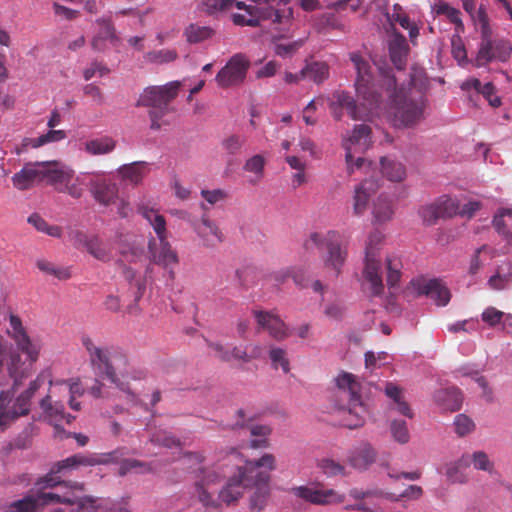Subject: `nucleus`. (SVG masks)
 <instances>
[{"instance_id": "1", "label": "nucleus", "mask_w": 512, "mask_h": 512, "mask_svg": "<svg viewBox=\"0 0 512 512\" xmlns=\"http://www.w3.org/2000/svg\"><path fill=\"white\" fill-rule=\"evenodd\" d=\"M336 385L334 408L343 415L342 425L349 429L362 427L369 412L360 393L361 383L353 374L342 372L336 378Z\"/></svg>"}, {"instance_id": "64", "label": "nucleus", "mask_w": 512, "mask_h": 512, "mask_svg": "<svg viewBox=\"0 0 512 512\" xmlns=\"http://www.w3.org/2000/svg\"><path fill=\"white\" fill-rule=\"evenodd\" d=\"M419 214L423 221L428 225L434 224L438 219L441 218L436 201L421 207Z\"/></svg>"}, {"instance_id": "52", "label": "nucleus", "mask_w": 512, "mask_h": 512, "mask_svg": "<svg viewBox=\"0 0 512 512\" xmlns=\"http://www.w3.org/2000/svg\"><path fill=\"white\" fill-rule=\"evenodd\" d=\"M85 180L80 176H72L60 193H66L74 199H79L84 194Z\"/></svg>"}, {"instance_id": "9", "label": "nucleus", "mask_w": 512, "mask_h": 512, "mask_svg": "<svg viewBox=\"0 0 512 512\" xmlns=\"http://www.w3.org/2000/svg\"><path fill=\"white\" fill-rule=\"evenodd\" d=\"M382 240L383 234L380 231L375 230L369 234L365 248V267L363 275L366 281L370 284V292L372 296H380L384 290L380 274L381 266L377 258Z\"/></svg>"}, {"instance_id": "10", "label": "nucleus", "mask_w": 512, "mask_h": 512, "mask_svg": "<svg viewBox=\"0 0 512 512\" xmlns=\"http://www.w3.org/2000/svg\"><path fill=\"white\" fill-rule=\"evenodd\" d=\"M393 102L391 123L396 128L410 127L418 123L423 116L424 101L405 94H396Z\"/></svg>"}, {"instance_id": "53", "label": "nucleus", "mask_w": 512, "mask_h": 512, "mask_svg": "<svg viewBox=\"0 0 512 512\" xmlns=\"http://www.w3.org/2000/svg\"><path fill=\"white\" fill-rule=\"evenodd\" d=\"M437 399L442 400V401L451 399V403L443 404L445 408H447L451 411L458 410L462 404L461 393L456 388L447 389L445 391H440L437 395Z\"/></svg>"}, {"instance_id": "23", "label": "nucleus", "mask_w": 512, "mask_h": 512, "mask_svg": "<svg viewBox=\"0 0 512 512\" xmlns=\"http://www.w3.org/2000/svg\"><path fill=\"white\" fill-rule=\"evenodd\" d=\"M40 408L44 418L53 424L55 428L59 427L60 422L65 421L67 424H70L74 419L73 416L65 413L63 403L52 401L50 395H46L41 399Z\"/></svg>"}, {"instance_id": "51", "label": "nucleus", "mask_w": 512, "mask_h": 512, "mask_svg": "<svg viewBox=\"0 0 512 512\" xmlns=\"http://www.w3.org/2000/svg\"><path fill=\"white\" fill-rule=\"evenodd\" d=\"M120 254L123 257V260L130 263H136L145 257V250L143 245L132 243L127 247H122L120 249Z\"/></svg>"}, {"instance_id": "57", "label": "nucleus", "mask_w": 512, "mask_h": 512, "mask_svg": "<svg viewBox=\"0 0 512 512\" xmlns=\"http://www.w3.org/2000/svg\"><path fill=\"white\" fill-rule=\"evenodd\" d=\"M382 77V85L383 87L390 92V98L392 101L395 99L396 94H405L406 91L402 88H397V81L395 76L391 73L390 70H381Z\"/></svg>"}, {"instance_id": "50", "label": "nucleus", "mask_w": 512, "mask_h": 512, "mask_svg": "<svg viewBox=\"0 0 512 512\" xmlns=\"http://www.w3.org/2000/svg\"><path fill=\"white\" fill-rule=\"evenodd\" d=\"M387 265V285L389 288H395L401 277L400 268L401 262L399 259L388 257L386 259Z\"/></svg>"}, {"instance_id": "55", "label": "nucleus", "mask_w": 512, "mask_h": 512, "mask_svg": "<svg viewBox=\"0 0 512 512\" xmlns=\"http://www.w3.org/2000/svg\"><path fill=\"white\" fill-rule=\"evenodd\" d=\"M486 253L489 255L490 258H493L495 256V249L484 244L481 247L477 248L471 258L470 266L468 269V273L470 275H475L478 273L480 268L482 267V262L480 260V254Z\"/></svg>"}, {"instance_id": "63", "label": "nucleus", "mask_w": 512, "mask_h": 512, "mask_svg": "<svg viewBox=\"0 0 512 512\" xmlns=\"http://www.w3.org/2000/svg\"><path fill=\"white\" fill-rule=\"evenodd\" d=\"M96 23L100 26V32L98 33V36H100L104 41L118 40V37L116 36L115 27L110 19L99 18L96 20Z\"/></svg>"}, {"instance_id": "18", "label": "nucleus", "mask_w": 512, "mask_h": 512, "mask_svg": "<svg viewBox=\"0 0 512 512\" xmlns=\"http://www.w3.org/2000/svg\"><path fill=\"white\" fill-rule=\"evenodd\" d=\"M257 324L266 330L277 341H283L290 335V329L286 323L271 311L253 310Z\"/></svg>"}, {"instance_id": "40", "label": "nucleus", "mask_w": 512, "mask_h": 512, "mask_svg": "<svg viewBox=\"0 0 512 512\" xmlns=\"http://www.w3.org/2000/svg\"><path fill=\"white\" fill-rule=\"evenodd\" d=\"M146 170L147 164L145 162H133L131 164L121 166L119 168V174L124 180H128L133 184H138L145 176Z\"/></svg>"}, {"instance_id": "24", "label": "nucleus", "mask_w": 512, "mask_h": 512, "mask_svg": "<svg viewBox=\"0 0 512 512\" xmlns=\"http://www.w3.org/2000/svg\"><path fill=\"white\" fill-rule=\"evenodd\" d=\"M43 167L41 162L28 163L12 177V183L18 190H27L31 188L38 180L43 179Z\"/></svg>"}, {"instance_id": "8", "label": "nucleus", "mask_w": 512, "mask_h": 512, "mask_svg": "<svg viewBox=\"0 0 512 512\" xmlns=\"http://www.w3.org/2000/svg\"><path fill=\"white\" fill-rule=\"evenodd\" d=\"M304 245L306 249H310L312 246L317 248L325 247L326 253L322 257L325 268L331 271L335 278L341 274L348 252L346 247L341 244L340 236L337 232L329 231L324 236L313 232Z\"/></svg>"}, {"instance_id": "28", "label": "nucleus", "mask_w": 512, "mask_h": 512, "mask_svg": "<svg viewBox=\"0 0 512 512\" xmlns=\"http://www.w3.org/2000/svg\"><path fill=\"white\" fill-rule=\"evenodd\" d=\"M385 395L393 401L392 409L403 416L413 418L414 413L410 405L405 401L403 390L393 382H387L384 388Z\"/></svg>"}, {"instance_id": "39", "label": "nucleus", "mask_w": 512, "mask_h": 512, "mask_svg": "<svg viewBox=\"0 0 512 512\" xmlns=\"http://www.w3.org/2000/svg\"><path fill=\"white\" fill-rule=\"evenodd\" d=\"M394 207L392 201L384 195H380L373 206V216L376 222L385 223L392 219Z\"/></svg>"}, {"instance_id": "7", "label": "nucleus", "mask_w": 512, "mask_h": 512, "mask_svg": "<svg viewBox=\"0 0 512 512\" xmlns=\"http://www.w3.org/2000/svg\"><path fill=\"white\" fill-rule=\"evenodd\" d=\"M44 377L38 375L29 383L27 389L21 392L12 402V393L3 391L0 394V428L5 429L10 423L30 412L31 399L43 385Z\"/></svg>"}, {"instance_id": "15", "label": "nucleus", "mask_w": 512, "mask_h": 512, "mask_svg": "<svg viewBox=\"0 0 512 512\" xmlns=\"http://www.w3.org/2000/svg\"><path fill=\"white\" fill-rule=\"evenodd\" d=\"M254 3L249 8L253 16L257 19L258 24L262 21L270 20L275 27L282 25H293V10L288 8L287 11H280L276 8L277 0H249Z\"/></svg>"}, {"instance_id": "47", "label": "nucleus", "mask_w": 512, "mask_h": 512, "mask_svg": "<svg viewBox=\"0 0 512 512\" xmlns=\"http://www.w3.org/2000/svg\"><path fill=\"white\" fill-rule=\"evenodd\" d=\"M36 266L43 273L52 275L59 280H67L71 277V272L68 268L58 267L45 259H38L36 261Z\"/></svg>"}, {"instance_id": "32", "label": "nucleus", "mask_w": 512, "mask_h": 512, "mask_svg": "<svg viewBox=\"0 0 512 512\" xmlns=\"http://www.w3.org/2000/svg\"><path fill=\"white\" fill-rule=\"evenodd\" d=\"M492 223L499 235L512 242V208L499 209Z\"/></svg>"}, {"instance_id": "46", "label": "nucleus", "mask_w": 512, "mask_h": 512, "mask_svg": "<svg viewBox=\"0 0 512 512\" xmlns=\"http://www.w3.org/2000/svg\"><path fill=\"white\" fill-rule=\"evenodd\" d=\"M469 466H464L462 462V456L454 462H451L447 465L446 468V476L449 482L451 483H459L464 484L468 481V477L465 474L464 470Z\"/></svg>"}, {"instance_id": "49", "label": "nucleus", "mask_w": 512, "mask_h": 512, "mask_svg": "<svg viewBox=\"0 0 512 512\" xmlns=\"http://www.w3.org/2000/svg\"><path fill=\"white\" fill-rule=\"evenodd\" d=\"M177 58V52L174 49H161L148 52L145 59L150 63L163 64L169 63Z\"/></svg>"}, {"instance_id": "17", "label": "nucleus", "mask_w": 512, "mask_h": 512, "mask_svg": "<svg viewBox=\"0 0 512 512\" xmlns=\"http://www.w3.org/2000/svg\"><path fill=\"white\" fill-rule=\"evenodd\" d=\"M220 463H222L221 457L218 459V462L215 465H213L210 468H204L203 470L215 469L217 473L220 475L218 484L222 479L227 478L225 486L219 491L218 498L216 499L218 500V502L220 501L226 505H231L236 503L239 500V498L242 497L245 488L243 487L241 479L237 478L236 474L229 473V469H217L216 467Z\"/></svg>"}, {"instance_id": "6", "label": "nucleus", "mask_w": 512, "mask_h": 512, "mask_svg": "<svg viewBox=\"0 0 512 512\" xmlns=\"http://www.w3.org/2000/svg\"><path fill=\"white\" fill-rule=\"evenodd\" d=\"M124 456L123 449H116L104 454H83L77 453L66 459L54 463L49 473L44 477L45 487H53L60 484V477L69 474L80 467H89L114 463Z\"/></svg>"}, {"instance_id": "48", "label": "nucleus", "mask_w": 512, "mask_h": 512, "mask_svg": "<svg viewBox=\"0 0 512 512\" xmlns=\"http://www.w3.org/2000/svg\"><path fill=\"white\" fill-rule=\"evenodd\" d=\"M245 143V136L239 134H230L222 139L221 147L227 155L234 156L241 152Z\"/></svg>"}, {"instance_id": "14", "label": "nucleus", "mask_w": 512, "mask_h": 512, "mask_svg": "<svg viewBox=\"0 0 512 512\" xmlns=\"http://www.w3.org/2000/svg\"><path fill=\"white\" fill-rule=\"evenodd\" d=\"M249 67L250 61L244 54H235L217 73L215 80L222 88L239 85L245 80Z\"/></svg>"}, {"instance_id": "3", "label": "nucleus", "mask_w": 512, "mask_h": 512, "mask_svg": "<svg viewBox=\"0 0 512 512\" xmlns=\"http://www.w3.org/2000/svg\"><path fill=\"white\" fill-rule=\"evenodd\" d=\"M137 210L149 222L159 239V249L153 237L148 241L150 262L163 267L167 271L168 279L173 282L175 280L173 266L179 263V257L168 242L166 220L157 210L144 204L138 205Z\"/></svg>"}, {"instance_id": "4", "label": "nucleus", "mask_w": 512, "mask_h": 512, "mask_svg": "<svg viewBox=\"0 0 512 512\" xmlns=\"http://www.w3.org/2000/svg\"><path fill=\"white\" fill-rule=\"evenodd\" d=\"M82 345L89 355L94 373L107 379L116 386L120 385L119 376L128 373V357L121 350L110 346H99L89 336H83Z\"/></svg>"}, {"instance_id": "37", "label": "nucleus", "mask_w": 512, "mask_h": 512, "mask_svg": "<svg viewBox=\"0 0 512 512\" xmlns=\"http://www.w3.org/2000/svg\"><path fill=\"white\" fill-rule=\"evenodd\" d=\"M152 270H153L152 266L148 265L145 270V276L140 277L137 275V272L133 268L126 266V265L123 266L122 274H123L125 280L130 285H134L137 288L136 299H139L144 294L145 289H146L147 278H150V274H151Z\"/></svg>"}, {"instance_id": "21", "label": "nucleus", "mask_w": 512, "mask_h": 512, "mask_svg": "<svg viewBox=\"0 0 512 512\" xmlns=\"http://www.w3.org/2000/svg\"><path fill=\"white\" fill-rule=\"evenodd\" d=\"M43 167V179H47V183L54 187L57 192H61L65 185L74 176V170L65 164L57 161L41 162Z\"/></svg>"}, {"instance_id": "27", "label": "nucleus", "mask_w": 512, "mask_h": 512, "mask_svg": "<svg viewBox=\"0 0 512 512\" xmlns=\"http://www.w3.org/2000/svg\"><path fill=\"white\" fill-rule=\"evenodd\" d=\"M408 50L409 47L405 37L400 34H395L389 43V56L398 70L405 68Z\"/></svg>"}, {"instance_id": "58", "label": "nucleus", "mask_w": 512, "mask_h": 512, "mask_svg": "<svg viewBox=\"0 0 512 512\" xmlns=\"http://www.w3.org/2000/svg\"><path fill=\"white\" fill-rule=\"evenodd\" d=\"M256 491L251 497L250 507L252 512H260L266 505L268 498V486L266 487H255Z\"/></svg>"}, {"instance_id": "62", "label": "nucleus", "mask_w": 512, "mask_h": 512, "mask_svg": "<svg viewBox=\"0 0 512 512\" xmlns=\"http://www.w3.org/2000/svg\"><path fill=\"white\" fill-rule=\"evenodd\" d=\"M264 166V157L261 155H254L246 160L243 168L245 171L255 174L257 179H260L263 176Z\"/></svg>"}, {"instance_id": "60", "label": "nucleus", "mask_w": 512, "mask_h": 512, "mask_svg": "<svg viewBox=\"0 0 512 512\" xmlns=\"http://www.w3.org/2000/svg\"><path fill=\"white\" fill-rule=\"evenodd\" d=\"M319 467L321 468L322 472L327 476L346 474L345 466L330 458L322 459L319 463Z\"/></svg>"}, {"instance_id": "5", "label": "nucleus", "mask_w": 512, "mask_h": 512, "mask_svg": "<svg viewBox=\"0 0 512 512\" xmlns=\"http://www.w3.org/2000/svg\"><path fill=\"white\" fill-rule=\"evenodd\" d=\"M180 87L181 82L171 81L161 86L146 87L140 94L136 106L149 108L152 130H158L163 124H167L162 119L172 110L169 105L178 95Z\"/></svg>"}, {"instance_id": "59", "label": "nucleus", "mask_w": 512, "mask_h": 512, "mask_svg": "<svg viewBox=\"0 0 512 512\" xmlns=\"http://www.w3.org/2000/svg\"><path fill=\"white\" fill-rule=\"evenodd\" d=\"M471 16L474 20L475 26L480 30L481 37L492 33V30L489 26V19L484 7H479L475 14L473 12Z\"/></svg>"}, {"instance_id": "29", "label": "nucleus", "mask_w": 512, "mask_h": 512, "mask_svg": "<svg viewBox=\"0 0 512 512\" xmlns=\"http://www.w3.org/2000/svg\"><path fill=\"white\" fill-rule=\"evenodd\" d=\"M238 417L241 419V421H237L236 426L242 427V428H248L250 430V433L252 436H261L262 439H256L251 441V447L252 448H265L268 446V440L266 437L271 433V428L267 425H258V424H250L246 423L245 413L242 409L237 411Z\"/></svg>"}, {"instance_id": "11", "label": "nucleus", "mask_w": 512, "mask_h": 512, "mask_svg": "<svg viewBox=\"0 0 512 512\" xmlns=\"http://www.w3.org/2000/svg\"><path fill=\"white\" fill-rule=\"evenodd\" d=\"M370 144L371 128L365 124L356 125L352 134L343 142L348 174L354 173L356 169H361L367 163L366 159L362 157H357L355 161L354 158L357 153L367 150Z\"/></svg>"}, {"instance_id": "61", "label": "nucleus", "mask_w": 512, "mask_h": 512, "mask_svg": "<svg viewBox=\"0 0 512 512\" xmlns=\"http://www.w3.org/2000/svg\"><path fill=\"white\" fill-rule=\"evenodd\" d=\"M233 3L234 0H202V7L207 14L212 15L229 9Z\"/></svg>"}, {"instance_id": "43", "label": "nucleus", "mask_w": 512, "mask_h": 512, "mask_svg": "<svg viewBox=\"0 0 512 512\" xmlns=\"http://www.w3.org/2000/svg\"><path fill=\"white\" fill-rule=\"evenodd\" d=\"M87 251L96 259L108 262L112 259V252L98 237H93L86 242Z\"/></svg>"}, {"instance_id": "22", "label": "nucleus", "mask_w": 512, "mask_h": 512, "mask_svg": "<svg viewBox=\"0 0 512 512\" xmlns=\"http://www.w3.org/2000/svg\"><path fill=\"white\" fill-rule=\"evenodd\" d=\"M377 458V452L368 442H362L351 449L347 455V463L354 469L364 471Z\"/></svg>"}, {"instance_id": "36", "label": "nucleus", "mask_w": 512, "mask_h": 512, "mask_svg": "<svg viewBox=\"0 0 512 512\" xmlns=\"http://www.w3.org/2000/svg\"><path fill=\"white\" fill-rule=\"evenodd\" d=\"M215 33V30L210 26L191 23L185 28L183 34L188 43L198 44L211 39Z\"/></svg>"}, {"instance_id": "35", "label": "nucleus", "mask_w": 512, "mask_h": 512, "mask_svg": "<svg viewBox=\"0 0 512 512\" xmlns=\"http://www.w3.org/2000/svg\"><path fill=\"white\" fill-rule=\"evenodd\" d=\"M462 462L464 466L473 465L476 470L485 471L489 474L495 472V466L493 461L490 460L489 456L484 451H475L471 455L463 454Z\"/></svg>"}, {"instance_id": "34", "label": "nucleus", "mask_w": 512, "mask_h": 512, "mask_svg": "<svg viewBox=\"0 0 512 512\" xmlns=\"http://www.w3.org/2000/svg\"><path fill=\"white\" fill-rule=\"evenodd\" d=\"M383 176L392 182H401L406 177L405 166L391 157H382L380 160Z\"/></svg>"}, {"instance_id": "20", "label": "nucleus", "mask_w": 512, "mask_h": 512, "mask_svg": "<svg viewBox=\"0 0 512 512\" xmlns=\"http://www.w3.org/2000/svg\"><path fill=\"white\" fill-rule=\"evenodd\" d=\"M411 283L419 295L430 297L439 306H445L450 301L449 289L437 279H416Z\"/></svg>"}, {"instance_id": "42", "label": "nucleus", "mask_w": 512, "mask_h": 512, "mask_svg": "<svg viewBox=\"0 0 512 512\" xmlns=\"http://www.w3.org/2000/svg\"><path fill=\"white\" fill-rule=\"evenodd\" d=\"M338 106L339 108L347 109L352 119L357 120L360 118L357 112V104L355 100L345 91H335L332 94V101L330 107Z\"/></svg>"}, {"instance_id": "26", "label": "nucleus", "mask_w": 512, "mask_h": 512, "mask_svg": "<svg viewBox=\"0 0 512 512\" xmlns=\"http://www.w3.org/2000/svg\"><path fill=\"white\" fill-rule=\"evenodd\" d=\"M90 191L95 200L104 206L114 204L118 200L117 185L107 180L92 182Z\"/></svg>"}, {"instance_id": "16", "label": "nucleus", "mask_w": 512, "mask_h": 512, "mask_svg": "<svg viewBox=\"0 0 512 512\" xmlns=\"http://www.w3.org/2000/svg\"><path fill=\"white\" fill-rule=\"evenodd\" d=\"M290 493L314 505L342 503L345 500V496L338 494L333 489H326L320 484L292 487Z\"/></svg>"}, {"instance_id": "41", "label": "nucleus", "mask_w": 512, "mask_h": 512, "mask_svg": "<svg viewBox=\"0 0 512 512\" xmlns=\"http://www.w3.org/2000/svg\"><path fill=\"white\" fill-rule=\"evenodd\" d=\"M115 147V140L108 136L92 139L85 143V151L91 155L108 154L112 152Z\"/></svg>"}, {"instance_id": "54", "label": "nucleus", "mask_w": 512, "mask_h": 512, "mask_svg": "<svg viewBox=\"0 0 512 512\" xmlns=\"http://www.w3.org/2000/svg\"><path fill=\"white\" fill-rule=\"evenodd\" d=\"M269 357L272 362V366L277 369L281 367L284 373L290 371V362L287 358V353L284 349L279 347H273L270 349Z\"/></svg>"}, {"instance_id": "19", "label": "nucleus", "mask_w": 512, "mask_h": 512, "mask_svg": "<svg viewBox=\"0 0 512 512\" xmlns=\"http://www.w3.org/2000/svg\"><path fill=\"white\" fill-rule=\"evenodd\" d=\"M276 33L272 38V46L274 53L281 58H291L296 52L303 47L306 38L286 42L292 30V26L282 25L274 28Z\"/></svg>"}, {"instance_id": "25", "label": "nucleus", "mask_w": 512, "mask_h": 512, "mask_svg": "<svg viewBox=\"0 0 512 512\" xmlns=\"http://www.w3.org/2000/svg\"><path fill=\"white\" fill-rule=\"evenodd\" d=\"M379 185L372 179H365L355 187L353 195V213L354 215H362L368 207V203L372 194H374Z\"/></svg>"}, {"instance_id": "2", "label": "nucleus", "mask_w": 512, "mask_h": 512, "mask_svg": "<svg viewBox=\"0 0 512 512\" xmlns=\"http://www.w3.org/2000/svg\"><path fill=\"white\" fill-rule=\"evenodd\" d=\"M222 463L216 468L229 469V473L236 474L241 479L243 487H266L270 481V472L276 469V459L270 453L264 454L257 460H247L242 466L241 453L232 448L221 457Z\"/></svg>"}, {"instance_id": "45", "label": "nucleus", "mask_w": 512, "mask_h": 512, "mask_svg": "<svg viewBox=\"0 0 512 512\" xmlns=\"http://www.w3.org/2000/svg\"><path fill=\"white\" fill-rule=\"evenodd\" d=\"M28 223L36 228L37 231L49 236L59 238L62 235V229L56 225H49L39 214L33 213L28 219Z\"/></svg>"}, {"instance_id": "33", "label": "nucleus", "mask_w": 512, "mask_h": 512, "mask_svg": "<svg viewBox=\"0 0 512 512\" xmlns=\"http://www.w3.org/2000/svg\"><path fill=\"white\" fill-rule=\"evenodd\" d=\"M303 71L305 78L317 85L326 81L330 75L329 65L323 61H306Z\"/></svg>"}, {"instance_id": "56", "label": "nucleus", "mask_w": 512, "mask_h": 512, "mask_svg": "<svg viewBox=\"0 0 512 512\" xmlns=\"http://www.w3.org/2000/svg\"><path fill=\"white\" fill-rule=\"evenodd\" d=\"M390 431L395 441L405 444L409 441V431L405 420H393L390 425Z\"/></svg>"}, {"instance_id": "30", "label": "nucleus", "mask_w": 512, "mask_h": 512, "mask_svg": "<svg viewBox=\"0 0 512 512\" xmlns=\"http://www.w3.org/2000/svg\"><path fill=\"white\" fill-rule=\"evenodd\" d=\"M349 496L355 499L357 502L352 505H347V510H360L363 512H382L380 510H374L370 507L371 500L377 496V493L371 490H363L359 488H353L349 491Z\"/></svg>"}, {"instance_id": "13", "label": "nucleus", "mask_w": 512, "mask_h": 512, "mask_svg": "<svg viewBox=\"0 0 512 512\" xmlns=\"http://www.w3.org/2000/svg\"><path fill=\"white\" fill-rule=\"evenodd\" d=\"M349 58L356 70L354 86L357 95L369 104L376 103L378 95L374 90V77L370 62L358 52L350 53Z\"/></svg>"}, {"instance_id": "31", "label": "nucleus", "mask_w": 512, "mask_h": 512, "mask_svg": "<svg viewBox=\"0 0 512 512\" xmlns=\"http://www.w3.org/2000/svg\"><path fill=\"white\" fill-rule=\"evenodd\" d=\"M66 132L64 130H49L47 133L37 138H24L21 144V148H17L16 153L19 155L23 150L28 147L38 148L48 143L58 142L66 138Z\"/></svg>"}, {"instance_id": "12", "label": "nucleus", "mask_w": 512, "mask_h": 512, "mask_svg": "<svg viewBox=\"0 0 512 512\" xmlns=\"http://www.w3.org/2000/svg\"><path fill=\"white\" fill-rule=\"evenodd\" d=\"M512 53V46L508 40L494 36L490 33L480 39L475 65L483 67L493 61L506 62Z\"/></svg>"}, {"instance_id": "38", "label": "nucleus", "mask_w": 512, "mask_h": 512, "mask_svg": "<svg viewBox=\"0 0 512 512\" xmlns=\"http://www.w3.org/2000/svg\"><path fill=\"white\" fill-rule=\"evenodd\" d=\"M512 281V264L507 263L506 268L499 266L494 275L488 280V285L493 290H505L510 287Z\"/></svg>"}, {"instance_id": "44", "label": "nucleus", "mask_w": 512, "mask_h": 512, "mask_svg": "<svg viewBox=\"0 0 512 512\" xmlns=\"http://www.w3.org/2000/svg\"><path fill=\"white\" fill-rule=\"evenodd\" d=\"M441 218H451L459 214V201L448 195H442L436 200Z\"/></svg>"}]
</instances>
